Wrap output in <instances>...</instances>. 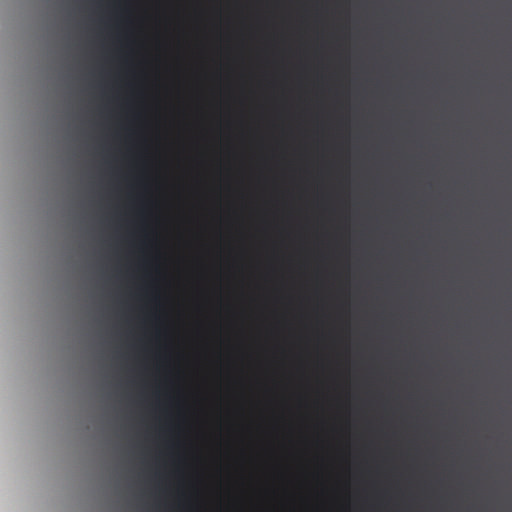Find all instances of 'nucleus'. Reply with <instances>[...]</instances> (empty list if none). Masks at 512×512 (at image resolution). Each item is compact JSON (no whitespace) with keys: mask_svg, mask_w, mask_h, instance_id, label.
Listing matches in <instances>:
<instances>
[{"mask_svg":"<svg viewBox=\"0 0 512 512\" xmlns=\"http://www.w3.org/2000/svg\"><path fill=\"white\" fill-rule=\"evenodd\" d=\"M442 62H443V72H442V77H443V82L445 81V32L443 31V47H442ZM445 88L443 87V90ZM445 92L443 91V94ZM442 125H443V130L445 129V96L443 95V102H442Z\"/></svg>","mask_w":512,"mask_h":512,"instance_id":"1","label":"nucleus"},{"mask_svg":"<svg viewBox=\"0 0 512 512\" xmlns=\"http://www.w3.org/2000/svg\"><path fill=\"white\" fill-rule=\"evenodd\" d=\"M443 142H445V140L443 139ZM443 146H445V143H443ZM445 154V147H443V155ZM445 190V166L443 165V191ZM445 215H446V211H445V195L443 194V208H442V219H443V222L445 221ZM445 243H446V240H445V228L443 227V237H442V248H443V251L445 250Z\"/></svg>","mask_w":512,"mask_h":512,"instance_id":"2","label":"nucleus"},{"mask_svg":"<svg viewBox=\"0 0 512 512\" xmlns=\"http://www.w3.org/2000/svg\"><path fill=\"white\" fill-rule=\"evenodd\" d=\"M443 379L445 378V344L443 343V363H442Z\"/></svg>","mask_w":512,"mask_h":512,"instance_id":"3","label":"nucleus"},{"mask_svg":"<svg viewBox=\"0 0 512 512\" xmlns=\"http://www.w3.org/2000/svg\"><path fill=\"white\" fill-rule=\"evenodd\" d=\"M443 295L445 294V260L443 259Z\"/></svg>","mask_w":512,"mask_h":512,"instance_id":"4","label":"nucleus"},{"mask_svg":"<svg viewBox=\"0 0 512 512\" xmlns=\"http://www.w3.org/2000/svg\"><path fill=\"white\" fill-rule=\"evenodd\" d=\"M444 303H443V314H442V318H443V326L445 325L444 322H445V307H444Z\"/></svg>","mask_w":512,"mask_h":512,"instance_id":"5","label":"nucleus"},{"mask_svg":"<svg viewBox=\"0 0 512 512\" xmlns=\"http://www.w3.org/2000/svg\"><path fill=\"white\" fill-rule=\"evenodd\" d=\"M449 441H452V432H449Z\"/></svg>","mask_w":512,"mask_h":512,"instance_id":"6","label":"nucleus"},{"mask_svg":"<svg viewBox=\"0 0 512 512\" xmlns=\"http://www.w3.org/2000/svg\"><path fill=\"white\" fill-rule=\"evenodd\" d=\"M449 441H452V432H449Z\"/></svg>","mask_w":512,"mask_h":512,"instance_id":"7","label":"nucleus"},{"mask_svg":"<svg viewBox=\"0 0 512 512\" xmlns=\"http://www.w3.org/2000/svg\"><path fill=\"white\" fill-rule=\"evenodd\" d=\"M449 441H452V432H449Z\"/></svg>","mask_w":512,"mask_h":512,"instance_id":"8","label":"nucleus"},{"mask_svg":"<svg viewBox=\"0 0 512 512\" xmlns=\"http://www.w3.org/2000/svg\"><path fill=\"white\" fill-rule=\"evenodd\" d=\"M449 441H452V432H449Z\"/></svg>","mask_w":512,"mask_h":512,"instance_id":"9","label":"nucleus"},{"mask_svg":"<svg viewBox=\"0 0 512 512\" xmlns=\"http://www.w3.org/2000/svg\"><path fill=\"white\" fill-rule=\"evenodd\" d=\"M443 10H445V8L443 7ZM443 14H445V11H443ZM445 21V15H443V22Z\"/></svg>","mask_w":512,"mask_h":512,"instance_id":"10","label":"nucleus"},{"mask_svg":"<svg viewBox=\"0 0 512 512\" xmlns=\"http://www.w3.org/2000/svg\"><path fill=\"white\" fill-rule=\"evenodd\" d=\"M449 463H450V464L452 463V460H451V459L449 460Z\"/></svg>","mask_w":512,"mask_h":512,"instance_id":"11","label":"nucleus"}]
</instances>
